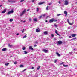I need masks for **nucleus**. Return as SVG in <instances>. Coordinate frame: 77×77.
Segmentation results:
<instances>
[{
	"label": "nucleus",
	"mask_w": 77,
	"mask_h": 77,
	"mask_svg": "<svg viewBox=\"0 0 77 77\" xmlns=\"http://www.w3.org/2000/svg\"><path fill=\"white\" fill-rule=\"evenodd\" d=\"M26 11H27L26 9H24L23 11L22 12V13H20V17H21V16L23 15L25 13H26Z\"/></svg>",
	"instance_id": "1"
},
{
	"label": "nucleus",
	"mask_w": 77,
	"mask_h": 77,
	"mask_svg": "<svg viewBox=\"0 0 77 77\" xmlns=\"http://www.w3.org/2000/svg\"><path fill=\"white\" fill-rule=\"evenodd\" d=\"M62 44V42L60 40H59L57 42V44L58 45H59L60 44Z\"/></svg>",
	"instance_id": "2"
},
{
	"label": "nucleus",
	"mask_w": 77,
	"mask_h": 77,
	"mask_svg": "<svg viewBox=\"0 0 77 77\" xmlns=\"http://www.w3.org/2000/svg\"><path fill=\"white\" fill-rule=\"evenodd\" d=\"M13 12H14V11H13V10H11V11L8 12L7 13V15H9L10 14H11L12 13H13Z\"/></svg>",
	"instance_id": "3"
},
{
	"label": "nucleus",
	"mask_w": 77,
	"mask_h": 77,
	"mask_svg": "<svg viewBox=\"0 0 77 77\" xmlns=\"http://www.w3.org/2000/svg\"><path fill=\"white\" fill-rule=\"evenodd\" d=\"M64 5H68V1L66 0L65 1Z\"/></svg>",
	"instance_id": "4"
},
{
	"label": "nucleus",
	"mask_w": 77,
	"mask_h": 77,
	"mask_svg": "<svg viewBox=\"0 0 77 77\" xmlns=\"http://www.w3.org/2000/svg\"><path fill=\"white\" fill-rule=\"evenodd\" d=\"M43 51H44V52L45 53H48V50H46L45 49L43 50Z\"/></svg>",
	"instance_id": "5"
},
{
	"label": "nucleus",
	"mask_w": 77,
	"mask_h": 77,
	"mask_svg": "<svg viewBox=\"0 0 77 77\" xmlns=\"http://www.w3.org/2000/svg\"><path fill=\"white\" fill-rule=\"evenodd\" d=\"M54 21V19H51L50 20H49V22L50 23H52V22H53Z\"/></svg>",
	"instance_id": "6"
},
{
	"label": "nucleus",
	"mask_w": 77,
	"mask_h": 77,
	"mask_svg": "<svg viewBox=\"0 0 77 77\" xmlns=\"http://www.w3.org/2000/svg\"><path fill=\"white\" fill-rule=\"evenodd\" d=\"M36 32L37 33H39V32H40V30L39 29H36Z\"/></svg>",
	"instance_id": "7"
},
{
	"label": "nucleus",
	"mask_w": 77,
	"mask_h": 77,
	"mask_svg": "<svg viewBox=\"0 0 77 77\" xmlns=\"http://www.w3.org/2000/svg\"><path fill=\"white\" fill-rule=\"evenodd\" d=\"M55 33H56V34H57V35H58V36H60V35L59 34L57 33V30H55Z\"/></svg>",
	"instance_id": "8"
},
{
	"label": "nucleus",
	"mask_w": 77,
	"mask_h": 77,
	"mask_svg": "<svg viewBox=\"0 0 77 77\" xmlns=\"http://www.w3.org/2000/svg\"><path fill=\"white\" fill-rule=\"evenodd\" d=\"M8 2H10V3H14V1L11 0H8Z\"/></svg>",
	"instance_id": "9"
},
{
	"label": "nucleus",
	"mask_w": 77,
	"mask_h": 77,
	"mask_svg": "<svg viewBox=\"0 0 77 77\" xmlns=\"http://www.w3.org/2000/svg\"><path fill=\"white\" fill-rule=\"evenodd\" d=\"M29 49L32 50H33L34 49L33 48L32 46H29Z\"/></svg>",
	"instance_id": "10"
},
{
	"label": "nucleus",
	"mask_w": 77,
	"mask_h": 77,
	"mask_svg": "<svg viewBox=\"0 0 77 77\" xmlns=\"http://www.w3.org/2000/svg\"><path fill=\"white\" fill-rule=\"evenodd\" d=\"M45 3L44 2H40L39 3H38V5H42V4H44V3Z\"/></svg>",
	"instance_id": "11"
},
{
	"label": "nucleus",
	"mask_w": 77,
	"mask_h": 77,
	"mask_svg": "<svg viewBox=\"0 0 77 77\" xmlns=\"http://www.w3.org/2000/svg\"><path fill=\"white\" fill-rule=\"evenodd\" d=\"M71 36H72V37H75V36H76V34H72Z\"/></svg>",
	"instance_id": "12"
},
{
	"label": "nucleus",
	"mask_w": 77,
	"mask_h": 77,
	"mask_svg": "<svg viewBox=\"0 0 77 77\" xmlns=\"http://www.w3.org/2000/svg\"><path fill=\"white\" fill-rule=\"evenodd\" d=\"M64 13L65 14L66 16L68 14V13H67V12L66 11H64Z\"/></svg>",
	"instance_id": "13"
},
{
	"label": "nucleus",
	"mask_w": 77,
	"mask_h": 77,
	"mask_svg": "<svg viewBox=\"0 0 77 77\" xmlns=\"http://www.w3.org/2000/svg\"><path fill=\"white\" fill-rule=\"evenodd\" d=\"M56 54H57L58 56V57L60 56V54H59V53H58L57 52H56Z\"/></svg>",
	"instance_id": "14"
},
{
	"label": "nucleus",
	"mask_w": 77,
	"mask_h": 77,
	"mask_svg": "<svg viewBox=\"0 0 77 77\" xmlns=\"http://www.w3.org/2000/svg\"><path fill=\"white\" fill-rule=\"evenodd\" d=\"M6 48H4L2 49V51H6Z\"/></svg>",
	"instance_id": "15"
},
{
	"label": "nucleus",
	"mask_w": 77,
	"mask_h": 77,
	"mask_svg": "<svg viewBox=\"0 0 77 77\" xmlns=\"http://www.w3.org/2000/svg\"><path fill=\"white\" fill-rule=\"evenodd\" d=\"M67 22H68V23L70 24V25H72V23H70V22H69V19L67 20Z\"/></svg>",
	"instance_id": "16"
},
{
	"label": "nucleus",
	"mask_w": 77,
	"mask_h": 77,
	"mask_svg": "<svg viewBox=\"0 0 77 77\" xmlns=\"http://www.w3.org/2000/svg\"><path fill=\"white\" fill-rule=\"evenodd\" d=\"M23 52H24V54H27L28 53V52H27L26 51H24Z\"/></svg>",
	"instance_id": "17"
},
{
	"label": "nucleus",
	"mask_w": 77,
	"mask_h": 77,
	"mask_svg": "<svg viewBox=\"0 0 77 77\" xmlns=\"http://www.w3.org/2000/svg\"><path fill=\"white\" fill-rule=\"evenodd\" d=\"M33 21H35V22H36L37 21V18H35L34 19H33Z\"/></svg>",
	"instance_id": "18"
},
{
	"label": "nucleus",
	"mask_w": 77,
	"mask_h": 77,
	"mask_svg": "<svg viewBox=\"0 0 77 77\" xmlns=\"http://www.w3.org/2000/svg\"><path fill=\"white\" fill-rule=\"evenodd\" d=\"M6 9H5L4 11H2V13H5V12H6Z\"/></svg>",
	"instance_id": "19"
},
{
	"label": "nucleus",
	"mask_w": 77,
	"mask_h": 77,
	"mask_svg": "<svg viewBox=\"0 0 77 77\" xmlns=\"http://www.w3.org/2000/svg\"><path fill=\"white\" fill-rule=\"evenodd\" d=\"M44 33L45 35H47V34H48V33H47V31L44 32Z\"/></svg>",
	"instance_id": "20"
},
{
	"label": "nucleus",
	"mask_w": 77,
	"mask_h": 77,
	"mask_svg": "<svg viewBox=\"0 0 77 77\" xmlns=\"http://www.w3.org/2000/svg\"><path fill=\"white\" fill-rule=\"evenodd\" d=\"M27 37V35H25V36H23V39H24V38H26Z\"/></svg>",
	"instance_id": "21"
},
{
	"label": "nucleus",
	"mask_w": 77,
	"mask_h": 77,
	"mask_svg": "<svg viewBox=\"0 0 77 77\" xmlns=\"http://www.w3.org/2000/svg\"><path fill=\"white\" fill-rule=\"evenodd\" d=\"M20 68H23L24 67V66L23 65H21L20 66Z\"/></svg>",
	"instance_id": "22"
},
{
	"label": "nucleus",
	"mask_w": 77,
	"mask_h": 77,
	"mask_svg": "<svg viewBox=\"0 0 77 77\" xmlns=\"http://www.w3.org/2000/svg\"><path fill=\"white\" fill-rule=\"evenodd\" d=\"M77 39V38L75 37V38H73L71 40L72 41V40H75V39Z\"/></svg>",
	"instance_id": "23"
},
{
	"label": "nucleus",
	"mask_w": 77,
	"mask_h": 77,
	"mask_svg": "<svg viewBox=\"0 0 77 77\" xmlns=\"http://www.w3.org/2000/svg\"><path fill=\"white\" fill-rule=\"evenodd\" d=\"M5 65H6V66H8V65H9V63H5Z\"/></svg>",
	"instance_id": "24"
},
{
	"label": "nucleus",
	"mask_w": 77,
	"mask_h": 77,
	"mask_svg": "<svg viewBox=\"0 0 77 77\" xmlns=\"http://www.w3.org/2000/svg\"><path fill=\"white\" fill-rule=\"evenodd\" d=\"M8 46L9 47H12V45H11L10 44H8Z\"/></svg>",
	"instance_id": "25"
},
{
	"label": "nucleus",
	"mask_w": 77,
	"mask_h": 77,
	"mask_svg": "<svg viewBox=\"0 0 77 77\" xmlns=\"http://www.w3.org/2000/svg\"><path fill=\"white\" fill-rule=\"evenodd\" d=\"M63 66L64 67H67V66H68V65H63Z\"/></svg>",
	"instance_id": "26"
},
{
	"label": "nucleus",
	"mask_w": 77,
	"mask_h": 77,
	"mask_svg": "<svg viewBox=\"0 0 77 77\" xmlns=\"http://www.w3.org/2000/svg\"><path fill=\"white\" fill-rule=\"evenodd\" d=\"M10 21V22H12V21H13V19H11L10 20H9Z\"/></svg>",
	"instance_id": "27"
},
{
	"label": "nucleus",
	"mask_w": 77,
	"mask_h": 77,
	"mask_svg": "<svg viewBox=\"0 0 77 77\" xmlns=\"http://www.w3.org/2000/svg\"><path fill=\"white\" fill-rule=\"evenodd\" d=\"M23 50H25L26 49V47H23L22 48Z\"/></svg>",
	"instance_id": "28"
},
{
	"label": "nucleus",
	"mask_w": 77,
	"mask_h": 77,
	"mask_svg": "<svg viewBox=\"0 0 77 77\" xmlns=\"http://www.w3.org/2000/svg\"><path fill=\"white\" fill-rule=\"evenodd\" d=\"M42 17H44L45 16V14H44L43 15H42Z\"/></svg>",
	"instance_id": "29"
},
{
	"label": "nucleus",
	"mask_w": 77,
	"mask_h": 77,
	"mask_svg": "<svg viewBox=\"0 0 77 77\" xmlns=\"http://www.w3.org/2000/svg\"><path fill=\"white\" fill-rule=\"evenodd\" d=\"M32 21V19H31V18H29V22H31Z\"/></svg>",
	"instance_id": "30"
},
{
	"label": "nucleus",
	"mask_w": 77,
	"mask_h": 77,
	"mask_svg": "<svg viewBox=\"0 0 77 77\" xmlns=\"http://www.w3.org/2000/svg\"><path fill=\"white\" fill-rule=\"evenodd\" d=\"M27 70V69H24V70H23V71H22V72H24V71H26V70Z\"/></svg>",
	"instance_id": "31"
},
{
	"label": "nucleus",
	"mask_w": 77,
	"mask_h": 77,
	"mask_svg": "<svg viewBox=\"0 0 77 77\" xmlns=\"http://www.w3.org/2000/svg\"><path fill=\"white\" fill-rule=\"evenodd\" d=\"M39 11V8H37V12H38Z\"/></svg>",
	"instance_id": "32"
},
{
	"label": "nucleus",
	"mask_w": 77,
	"mask_h": 77,
	"mask_svg": "<svg viewBox=\"0 0 77 77\" xmlns=\"http://www.w3.org/2000/svg\"><path fill=\"white\" fill-rule=\"evenodd\" d=\"M42 17V16H41L39 17V19H41V18Z\"/></svg>",
	"instance_id": "33"
},
{
	"label": "nucleus",
	"mask_w": 77,
	"mask_h": 77,
	"mask_svg": "<svg viewBox=\"0 0 77 77\" xmlns=\"http://www.w3.org/2000/svg\"><path fill=\"white\" fill-rule=\"evenodd\" d=\"M17 63V62L16 61H15L14 63V64H15V65H16Z\"/></svg>",
	"instance_id": "34"
},
{
	"label": "nucleus",
	"mask_w": 77,
	"mask_h": 77,
	"mask_svg": "<svg viewBox=\"0 0 77 77\" xmlns=\"http://www.w3.org/2000/svg\"><path fill=\"white\" fill-rule=\"evenodd\" d=\"M72 52H69V54H72Z\"/></svg>",
	"instance_id": "35"
},
{
	"label": "nucleus",
	"mask_w": 77,
	"mask_h": 77,
	"mask_svg": "<svg viewBox=\"0 0 77 77\" xmlns=\"http://www.w3.org/2000/svg\"><path fill=\"white\" fill-rule=\"evenodd\" d=\"M48 6L46 8V10H48Z\"/></svg>",
	"instance_id": "36"
},
{
	"label": "nucleus",
	"mask_w": 77,
	"mask_h": 77,
	"mask_svg": "<svg viewBox=\"0 0 77 77\" xmlns=\"http://www.w3.org/2000/svg\"><path fill=\"white\" fill-rule=\"evenodd\" d=\"M54 21L55 22H56V21H57V20H54Z\"/></svg>",
	"instance_id": "37"
},
{
	"label": "nucleus",
	"mask_w": 77,
	"mask_h": 77,
	"mask_svg": "<svg viewBox=\"0 0 77 77\" xmlns=\"http://www.w3.org/2000/svg\"><path fill=\"white\" fill-rule=\"evenodd\" d=\"M54 26H55V27H57V25H56V24H54Z\"/></svg>",
	"instance_id": "38"
},
{
	"label": "nucleus",
	"mask_w": 77,
	"mask_h": 77,
	"mask_svg": "<svg viewBox=\"0 0 77 77\" xmlns=\"http://www.w3.org/2000/svg\"><path fill=\"white\" fill-rule=\"evenodd\" d=\"M34 47H36L37 46V45L36 44H34Z\"/></svg>",
	"instance_id": "39"
},
{
	"label": "nucleus",
	"mask_w": 77,
	"mask_h": 77,
	"mask_svg": "<svg viewBox=\"0 0 77 77\" xmlns=\"http://www.w3.org/2000/svg\"><path fill=\"white\" fill-rule=\"evenodd\" d=\"M24 29H23V31H22V33H24Z\"/></svg>",
	"instance_id": "40"
},
{
	"label": "nucleus",
	"mask_w": 77,
	"mask_h": 77,
	"mask_svg": "<svg viewBox=\"0 0 77 77\" xmlns=\"http://www.w3.org/2000/svg\"><path fill=\"white\" fill-rule=\"evenodd\" d=\"M60 15H61V14H58L57 15V16H59Z\"/></svg>",
	"instance_id": "41"
},
{
	"label": "nucleus",
	"mask_w": 77,
	"mask_h": 77,
	"mask_svg": "<svg viewBox=\"0 0 77 77\" xmlns=\"http://www.w3.org/2000/svg\"><path fill=\"white\" fill-rule=\"evenodd\" d=\"M57 61V60H55V61H54V63H56V62Z\"/></svg>",
	"instance_id": "42"
},
{
	"label": "nucleus",
	"mask_w": 77,
	"mask_h": 77,
	"mask_svg": "<svg viewBox=\"0 0 77 77\" xmlns=\"http://www.w3.org/2000/svg\"><path fill=\"white\" fill-rule=\"evenodd\" d=\"M23 1H24V0H21L20 1V2H23Z\"/></svg>",
	"instance_id": "43"
},
{
	"label": "nucleus",
	"mask_w": 77,
	"mask_h": 77,
	"mask_svg": "<svg viewBox=\"0 0 77 77\" xmlns=\"http://www.w3.org/2000/svg\"><path fill=\"white\" fill-rule=\"evenodd\" d=\"M52 3H49L48 5H51L52 4Z\"/></svg>",
	"instance_id": "44"
},
{
	"label": "nucleus",
	"mask_w": 77,
	"mask_h": 77,
	"mask_svg": "<svg viewBox=\"0 0 77 77\" xmlns=\"http://www.w3.org/2000/svg\"><path fill=\"white\" fill-rule=\"evenodd\" d=\"M51 36L52 37H53L54 36V35L53 34H52L51 35Z\"/></svg>",
	"instance_id": "45"
},
{
	"label": "nucleus",
	"mask_w": 77,
	"mask_h": 77,
	"mask_svg": "<svg viewBox=\"0 0 77 77\" xmlns=\"http://www.w3.org/2000/svg\"><path fill=\"white\" fill-rule=\"evenodd\" d=\"M63 64V62H62L60 64V65H62Z\"/></svg>",
	"instance_id": "46"
},
{
	"label": "nucleus",
	"mask_w": 77,
	"mask_h": 77,
	"mask_svg": "<svg viewBox=\"0 0 77 77\" xmlns=\"http://www.w3.org/2000/svg\"><path fill=\"white\" fill-rule=\"evenodd\" d=\"M32 2H35V0H32Z\"/></svg>",
	"instance_id": "47"
},
{
	"label": "nucleus",
	"mask_w": 77,
	"mask_h": 77,
	"mask_svg": "<svg viewBox=\"0 0 77 77\" xmlns=\"http://www.w3.org/2000/svg\"><path fill=\"white\" fill-rule=\"evenodd\" d=\"M69 38H72V37H71V36H69Z\"/></svg>",
	"instance_id": "48"
},
{
	"label": "nucleus",
	"mask_w": 77,
	"mask_h": 77,
	"mask_svg": "<svg viewBox=\"0 0 77 77\" xmlns=\"http://www.w3.org/2000/svg\"><path fill=\"white\" fill-rule=\"evenodd\" d=\"M31 69H34V67H32Z\"/></svg>",
	"instance_id": "49"
},
{
	"label": "nucleus",
	"mask_w": 77,
	"mask_h": 77,
	"mask_svg": "<svg viewBox=\"0 0 77 77\" xmlns=\"http://www.w3.org/2000/svg\"><path fill=\"white\" fill-rule=\"evenodd\" d=\"M35 44H38V42H35Z\"/></svg>",
	"instance_id": "50"
},
{
	"label": "nucleus",
	"mask_w": 77,
	"mask_h": 77,
	"mask_svg": "<svg viewBox=\"0 0 77 77\" xmlns=\"http://www.w3.org/2000/svg\"><path fill=\"white\" fill-rule=\"evenodd\" d=\"M25 22H26V21H23V23H25Z\"/></svg>",
	"instance_id": "51"
},
{
	"label": "nucleus",
	"mask_w": 77,
	"mask_h": 77,
	"mask_svg": "<svg viewBox=\"0 0 77 77\" xmlns=\"http://www.w3.org/2000/svg\"><path fill=\"white\" fill-rule=\"evenodd\" d=\"M39 68H37V70H39Z\"/></svg>",
	"instance_id": "52"
},
{
	"label": "nucleus",
	"mask_w": 77,
	"mask_h": 77,
	"mask_svg": "<svg viewBox=\"0 0 77 77\" xmlns=\"http://www.w3.org/2000/svg\"><path fill=\"white\" fill-rule=\"evenodd\" d=\"M2 74H4V72H2Z\"/></svg>",
	"instance_id": "53"
},
{
	"label": "nucleus",
	"mask_w": 77,
	"mask_h": 77,
	"mask_svg": "<svg viewBox=\"0 0 77 77\" xmlns=\"http://www.w3.org/2000/svg\"><path fill=\"white\" fill-rule=\"evenodd\" d=\"M58 3H59L60 4V1H59V2H58Z\"/></svg>",
	"instance_id": "54"
},
{
	"label": "nucleus",
	"mask_w": 77,
	"mask_h": 77,
	"mask_svg": "<svg viewBox=\"0 0 77 77\" xmlns=\"http://www.w3.org/2000/svg\"><path fill=\"white\" fill-rule=\"evenodd\" d=\"M17 35H19V34H16Z\"/></svg>",
	"instance_id": "55"
},
{
	"label": "nucleus",
	"mask_w": 77,
	"mask_h": 77,
	"mask_svg": "<svg viewBox=\"0 0 77 77\" xmlns=\"http://www.w3.org/2000/svg\"><path fill=\"white\" fill-rule=\"evenodd\" d=\"M28 11H30V9H28L27 10Z\"/></svg>",
	"instance_id": "56"
},
{
	"label": "nucleus",
	"mask_w": 77,
	"mask_h": 77,
	"mask_svg": "<svg viewBox=\"0 0 77 77\" xmlns=\"http://www.w3.org/2000/svg\"><path fill=\"white\" fill-rule=\"evenodd\" d=\"M45 22H46V23H47V20H46Z\"/></svg>",
	"instance_id": "57"
},
{
	"label": "nucleus",
	"mask_w": 77,
	"mask_h": 77,
	"mask_svg": "<svg viewBox=\"0 0 77 77\" xmlns=\"http://www.w3.org/2000/svg\"><path fill=\"white\" fill-rule=\"evenodd\" d=\"M1 6H2V5H0V7H1Z\"/></svg>",
	"instance_id": "58"
},
{
	"label": "nucleus",
	"mask_w": 77,
	"mask_h": 77,
	"mask_svg": "<svg viewBox=\"0 0 77 77\" xmlns=\"http://www.w3.org/2000/svg\"><path fill=\"white\" fill-rule=\"evenodd\" d=\"M21 22H23V20H21L20 21Z\"/></svg>",
	"instance_id": "59"
},
{
	"label": "nucleus",
	"mask_w": 77,
	"mask_h": 77,
	"mask_svg": "<svg viewBox=\"0 0 77 77\" xmlns=\"http://www.w3.org/2000/svg\"><path fill=\"white\" fill-rule=\"evenodd\" d=\"M39 68H41V66H39Z\"/></svg>",
	"instance_id": "60"
},
{
	"label": "nucleus",
	"mask_w": 77,
	"mask_h": 77,
	"mask_svg": "<svg viewBox=\"0 0 77 77\" xmlns=\"http://www.w3.org/2000/svg\"><path fill=\"white\" fill-rule=\"evenodd\" d=\"M54 40H56V38H54Z\"/></svg>",
	"instance_id": "61"
}]
</instances>
